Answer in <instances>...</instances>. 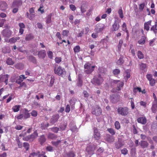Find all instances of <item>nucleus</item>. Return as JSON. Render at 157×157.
<instances>
[{
  "mask_svg": "<svg viewBox=\"0 0 157 157\" xmlns=\"http://www.w3.org/2000/svg\"><path fill=\"white\" fill-rule=\"evenodd\" d=\"M104 81V79L101 75L99 74L98 76H94L91 81V82L93 84L97 85H101Z\"/></svg>",
  "mask_w": 157,
  "mask_h": 157,
  "instance_id": "nucleus-1",
  "label": "nucleus"
},
{
  "mask_svg": "<svg viewBox=\"0 0 157 157\" xmlns=\"http://www.w3.org/2000/svg\"><path fill=\"white\" fill-rule=\"evenodd\" d=\"M128 108L127 107H119L117 109L118 113L124 116H126L128 114Z\"/></svg>",
  "mask_w": 157,
  "mask_h": 157,
  "instance_id": "nucleus-2",
  "label": "nucleus"
},
{
  "mask_svg": "<svg viewBox=\"0 0 157 157\" xmlns=\"http://www.w3.org/2000/svg\"><path fill=\"white\" fill-rule=\"evenodd\" d=\"M95 67V66H91L90 64L87 63L84 65V67L85 69L84 71L87 74H90L94 71Z\"/></svg>",
  "mask_w": 157,
  "mask_h": 157,
  "instance_id": "nucleus-3",
  "label": "nucleus"
},
{
  "mask_svg": "<svg viewBox=\"0 0 157 157\" xmlns=\"http://www.w3.org/2000/svg\"><path fill=\"white\" fill-rule=\"evenodd\" d=\"M102 110L101 108L98 105L95 106L92 111V113L96 116H99L101 115Z\"/></svg>",
  "mask_w": 157,
  "mask_h": 157,
  "instance_id": "nucleus-4",
  "label": "nucleus"
},
{
  "mask_svg": "<svg viewBox=\"0 0 157 157\" xmlns=\"http://www.w3.org/2000/svg\"><path fill=\"white\" fill-rule=\"evenodd\" d=\"M33 54L34 55H38V57L40 59H44L46 56V52L45 50H41L38 52L37 54V51L36 50V52L33 51L32 52Z\"/></svg>",
  "mask_w": 157,
  "mask_h": 157,
  "instance_id": "nucleus-5",
  "label": "nucleus"
},
{
  "mask_svg": "<svg viewBox=\"0 0 157 157\" xmlns=\"http://www.w3.org/2000/svg\"><path fill=\"white\" fill-rule=\"evenodd\" d=\"M105 28V26L104 24L99 23L96 25L94 31L97 33H98L101 32Z\"/></svg>",
  "mask_w": 157,
  "mask_h": 157,
  "instance_id": "nucleus-6",
  "label": "nucleus"
},
{
  "mask_svg": "<svg viewBox=\"0 0 157 157\" xmlns=\"http://www.w3.org/2000/svg\"><path fill=\"white\" fill-rule=\"evenodd\" d=\"M54 73L59 76L62 75L63 71L60 66H58V65H55L54 68Z\"/></svg>",
  "mask_w": 157,
  "mask_h": 157,
  "instance_id": "nucleus-7",
  "label": "nucleus"
},
{
  "mask_svg": "<svg viewBox=\"0 0 157 157\" xmlns=\"http://www.w3.org/2000/svg\"><path fill=\"white\" fill-rule=\"evenodd\" d=\"M9 77V75L7 74L1 75L0 76V83L4 82L6 85H7L8 82V79Z\"/></svg>",
  "mask_w": 157,
  "mask_h": 157,
  "instance_id": "nucleus-8",
  "label": "nucleus"
},
{
  "mask_svg": "<svg viewBox=\"0 0 157 157\" xmlns=\"http://www.w3.org/2000/svg\"><path fill=\"white\" fill-rule=\"evenodd\" d=\"M94 131L93 136L94 138L96 140H99L101 138V134L100 132L98 131V129L96 128H94Z\"/></svg>",
  "mask_w": 157,
  "mask_h": 157,
  "instance_id": "nucleus-9",
  "label": "nucleus"
},
{
  "mask_svg": "<svg viewBox=\"0 0 157 157\" xmlns=\"http://www.w3.org/2000/svg\"><path fill=\"white\" fill-rule=\"evenodd\" d=\"M21 111L23 113L22 114H23L24 119H26L30 117V114L29 113V111L26 108L22 109L21 110Z\"/></svg>",
  "mask_w": 157,
  "mask_h": 157,
  "instance_id": "nucleus-10",
  "label": "nucleus"
},
{
  "mask_svg": "<svg viewBox=\"0 0 157 157\" xmlns=\"http://www.w3.org/2000/svg\"><path fill=\"white\" fill-rule=\"evenodd\" d=\"M22 4V1L21 0H14L13 1L12 6L11 8L14 7H18Z\"/></svg>",
  "mask_w": 157,
  "mask_h": 157,
  "instance_id": "nucleus-11",
  "label": "nucleus"
},
{
  "mask_svg": "<svg viewBox=\"0 0 157 157\" xmlns=\"http://www.w3.org/2000/svg\"><path fill=\"white\" fill-rule=\"evenodd\" d=\"M96 146L95 145H93L91 146H89L86 147V150L88 152V154H93L94 151L95 149Z\"/></svg>",
  "mask_w": 157,
  "mask_h": 157,
  "instance_id": "nucleus-12",
  "label": "nucleus"
},
{
  "mask_svg": "<svg viewBox=\"0 0 157 157\" xmlns=\"http://www.w3.org/2000/svg\"><path fill=\"white\" fill-rule=\"evenodd\" d=\"M105 140L109 143L113 142L114 141V138L112 136L110 135V134H106L105 136Z\"/></svg>",
  "mask_w": 157,
  "mask_h": 157,
  "instance_id": "nucleus-13",
  "label": "nucleus"
},
{
  "mask_svg": "<svg viewBox=\"0 0 157 157\" xmlns=\"http://www.w3.org/2000/svg\"><path fill=\"white\" fill-rule=\"evenodd\" d=\"M59 117V115L56 114L53 115L50 120V123L54 124L57 122Z\"/></svg>",
  "mask_w": 157,
  "mask_h": 157,
  "instance_id": "nucleus-14",
  "label": "nucleus"
},
{
  "mask_svg": "<svg viewBox=\"0 0 157 157\" xmlns=\"http://www.w3.org/2000/svg\"><path fill=\"white\" fill-rule=\"evenodd\" d=\"M7 8V5L5 2H0V9L2 11L6 10Z\"/></svg>",
  "mask_w": 157,
  "mask_h": 157,
  "instance_id": "nucleus-15",
  "label": "nucleus"
},
{
  "mask_svg": "<svg viewBox=\"0 0 157 157\" xmlns=\"http://www.w3.org/2000/svg\"><path fill=\"white\" fill-rule=\"evenodd\" d=\"M147 119L145 117H140L137 119V121L138 123L143 124H145L147 122Z\"/></svg>",
  "mask_w": 157,
  "mask_h": 157,
  "instance_id": "nucleus-16",
  "label": "nucleus"
},
{
  "mask_svg": "<svg viewBox=\"0 0 157 157\" xmlns=\"http://www.w3.org/2000/svg\"><path fill=\"white\" fill-rule=\"evenodd\" d=\"M151 21L150 20L144 23V30L148 31L149 30V26L151 25Z\"/></svg>",
  "mask_w": 157,
  "mask_h": 157,
  "instance_id": "nucleus-17",
  "label": "nucleus"
},
{
  "mask_svg": "<svg viewBox=\"0 0 157 157\" xmlns=\"http://www.w3.org/2000/svg\"><path fill=\"white\" fill-rule=\"evenodd\" d=\"M2 34L4 36L9 38L11 35V33L10 30H4L2 32Z\"/></svg>",
  "mask_w": 157,
  "mask_h": 157,
  "instance_id": "nucleus-18",
  "label": "nucleus"
},
{
  "mask_svg": "<svg viewBox=\"0 0 157 157\" xmlns=\"http://www.w3.org/2000/svg\"><path fill=\"white\" fill-rule=\"evenodd\" d=\"M151 110L153 113H155L157 112V102H153L151 107Z\"/></svg>",
  "mask_w": 157,
  "mask_h": 157,
  "instance_id": "nucleus-19",
  "label": "nucleus"
},
{
  "mask_svg": "<svg viewBox=\"0 0 157 157\" xmlns=\"http://www.w3.org/2000/svg\"><path fill=\"white\" fill-rule=\"evenodd\" d=\"M140 144V146L143 148L147 147L149 145L148 143L145 140L141 141Z\"/></svg>",
  "mask_w": 157,
  "mask_h": 157,
  "instance_id": "nucleus-20",
  "label": "nucleus"
},
{
  "mask_svg": "<svg viewBox=\"0 0 157 157\" xmlns=\"http://www.w3.org/2000/svg\"><path fill=\"white\" fill-rule=\"evenodd\" d=\"M119 24L117 23L116 21H115L112 25V30L114 31H116L119 29Z\"/></svg>",
  "mask_w": 157,
  "mask_h": 157,
  "instance_id": "nucleus-21",
  "label": "nucleus"
},
{
  "mask_svg": "<svg viewBox=\"0 0 157 157\" xmlns=\"http://www.w3.org/2000/svg\"><path fill=\"white\" fill-rule=\"evenodd\" d=\"M57 138V136L54 134L49 132L48 134V138L49 139L55 140Z\"/></svg>",
  "mask_w": 157,
  "mask_h": 157,
  "instance_id": "nucleus-22",
  "label": "nucleus"
},
{
  "mask_svg": "<svg viewBox=\"0 0 157 157\" xmlns=\"http://www.w3.org/2000/svg\"><path fill=\"white\" fill-rule=\"evenodd\" d=\"M27 77H25L24 75H21L19 76V78L16 80V82L17 83H20L22 82L24 79H25Z\"/></svg>",
  "mask_w": 157,
  "mask_h": 157,
  "instance_id": "nucleus-23",
  "label": "nucleus"
},
{
  "mask_svg": "<svg viewBox=\"0 0 157 157\" xmlns=\"http://www.w3.org/2000/svg\"><path fill=\"white\" fill-rule=\"evenodd\" d=\"M24 65L21 63H17L15 64V67L16 68L20 70H22L24 68Z\"/></svg>",
  "mask_w": 157,
  "mask_h": 157,
  "instance_id": "nucleus-24",
  "label": "nucleus"
},
{
  "mask_svg": "<svg viewBox=\"0 0 157 157\" xmlns=\"http://www.w3.org/2000/svg\"><path fill=\"white\" fill-rule=\"evenodd\" d=\"M122 30L124 31H125L127 34V36H129V32L127 28V26L126 23L124 22L122 25Z\"/></svg>",
  "mask_w": 157,
  "mask_h": 157,
  "instance_id": "nucleus-25",
  "label": "nucleus"
},
{
  "mask_svg": "<svg viewBox=\"0 0 157 157\" xmlns=\"http://www.w3.org/2000/svg\"><path fill=\"white\" fill-rule=\"evenodd\" d=\"M46 139L44 135H42L40 136L39 139V142L41 144H42L45 142Z\"/></svg>",
  "mask_w": 157,
  "mask_h": 157,
  "instance_id": "nucleus-26",
  "label": "nucleus"
},
{
  "mask_svg": "<svg viewBox=\"0 0 157 157\" xmlns=\"http://www.w3.org/2000/svg\"><path fill=\"white\" fill-rule=\"evenodd\" d=\"M34 38V36L33 34L31 33L26 35L25 40L26 41L30 40Z\"/></svg>",
  "mask_w": 157,
  "mask_h": 157,
  "instance_id": "nucleus-27",
  "label": "nucleus"
},
{
  "mask_svg": "<svg viewBox=\"0 0 157 157\" xmlns=\"http://www.w3.org/2000/svg\"><path fill=\"white\" fill-rule=\"evenodd\" d=\"M151 30L153 31L155 34L157 33V22L152 26L151 28Z\"/></svg>",
  "mask_w": 157,
  "mask_h": 157,
  "instance_id": "nucleus-28",
  "label": "nucleus"
},
{
  "mask_svg": "<svg viewBox=\"0 0 157 157\" xmlns=\"http://www.w3.org/2000/svg\"><path fill=\"white\" fill-rule=\"evenodd\" d=\"M146 38L145 36H143L138 41V43L140 44H144L145 42Z\"/></svg>",
  "mask_w": 157,
  "mask_h": 157,
  "instance_id": "nucleus-29",
  "label": "nucleus"
},
{
  "mask_svg": "<svg viewBox=\"0 0 157 157\" xmlns=\"http://www.w3.org/2000/svg\"><path fill=\"white\" fill-rule=\"evenodd\" d=\"M21 107V105H15L13 106L12 109L14 112H18Z\"/></svg>",
  "mask_w": 157,
  "mask_h": 157,
  "instance_id": "nucleus-30",
  "label": "nucleus"
},
{
  "mask_svg": "<svg viewBox=\"0 0 157 157\" xmlns=\"http://www.w3.org/2000/svg\"><path fill=\"white\" fill-rule=\"evenodd\" d=\"M52 14L50 13L46 17V23L47 24H49L52 22L51 17Z\"/></svg>",
  "mask_w": 157,
  "mask_h": 157,
  "instance_id": "nucleus-31",
  "label": "nucleus"
},
{
  "mask_svg": "<svg viewBox=\"0 0 157 157\" xmlns=\"http://www.w3.org/2000/svg\"><path fill=\"white\" fill-rule=\"evenodd\" d=\"M49 126L48 123L45 124L44 122H42L41 124L40 128L42 130H44Z\"/></svg>",
  "mask_w": 157,
  "mask_h": 157,
  "instance_id": "nucleus-32",
  "label": "nucleus"
},
{
  "mask_svg": "<svg viewBox=\"0 0 157 157\" xmlns=\"http://www.w3.org/2000/svg\"><path fill=\"white\" fill-rule=\"evenodd\" d=\"M124 83L122 82H120L117 85V90L119 91L121 90V88H122L124 86Z\"/></svg>",
  "mask_w": 157,
  "mask_h": 157,
  "instance_id": "nucleus-33",
  "label": "nucleus"
},
{
  "mask_svg": "<svg viewBox=\"0 0 157 157\" xmlns=\"http://www.w3.org/2000/svg\"><path fill=\"white\" fill-rule=\"evenodd\" d=\"M29 60L34 63H36V61L35 58L32 56H30L29 57Z\"/></svg>",
  "mask_w": 157,
  "mask_h": 157,
  "instance_id": "nucleus-34",
  "label": "nucleus"
},
{
  "mask_svg": "<svg viewBox=\"0 0 157 157\" xmlns=\"http://www.w3.org/2000/svg\"><path fill=\"white\" fill-rule=\"evenodd\" d=\"M80 47L79 45H76L73 48L75 53H76L79 52L80 51Z\"/></svg>",
  "mask_w": 157,
  "mask_h": 157,
  "instance_id": "nucleus-35",
  "label": "nucleus"
},
{
  "mask_svg": "<svg viewBox=\"0 0 157 157\" xmlns=\"http://www.w3.org/2000/svg\"><path fill=\"white\" fill-rule=\"evenodd\" d=\"M78 81L77 85L78 86L81 87L82 85L83 81L79 77H78Z\"/></svg>",
  "mask_w": 157,
  "mask_h": 157,
  "instance_id": "nucleus-36",
  "label": "nucleus"
},
{
  "mask_svg": "<svg viewBox=\"0 0 157 157\" xmlns=\"http://www.w3.org/2000/svg\"><path fill=\"white\" fill-rule=\"evenodd\" d=\"M34 137H35L34 136H33V134H32L31 135H29L25 137L24 138V140H25L28 141L31 139H34L35 138H36Z\"/></svg>",
  "mask_w": 157,
  "mask_h": 157,
  "instance_id": "nucleus-37",
  "label": "nucleus"
},
{
  "mask_svg": "<svg viewBox=\"0 0 157 157\" xmlns=\"http://www.w3.org/2000/svg\"><path fill=\"white\" fill-rule=\"evenodd\" d=\"M107 130L112 136H113L115 134L116 132L114 129L113 128H108Z\"/></svg>",
  "mask_w": 157,
  "mask_h": 157,
  "instance_id": "nucleus-38",
  "label": "nucleus"
},
{
  "mask_svg": "<svg viewBox=\"0 0 157 157\" xmlns=\"http://www.w3.org/2000/svg\"><path fill=\"white\" fill-rule=\"evenodd\" d=\"M6 63L7 64L9 65H12L14 63V61H13L10 58H8L7 59Z\"/></svg>",
  "mask_w": 157,
  "mask_h": 157,
  "instance_id": "nucleus-39",
  "label": "nucleus"
},
{
  "mask_svg": "<svg viewBox=\"0 0 157 157\" xmlns=\"http://www.w3.org/2000/svg\"><path fill=\"white\" fill-rule=\"evenodd\" d=\"M120 73V71L119 69H115L113 71V74L115 76L119 75Z\"/></svg>",
  "mask_w": 157,
  "mask_h": 157,
  "instance_id": "nucleus-40",
  "label": "nucleus"
},
{
  "mask_svg": "<svg viewBox=\"0 0 157 157\" xmlns=\"http://www.w3.org/2000/svg\"><path fill=\"white\" fill-rule=\"evenodd\" d=\"M69 33V31L68 30H63L62 31V34L63 36H68Z\"/></svg>",
  "mask_w": 157,
  "mask_h": 157,
  "instance_id": "nucleus-41",
  "label": "nucleus"
},
{
  "mask_svg": "<svg viewBox=\"0 0 157 157\" xmlns=\"http://www.w3.org/2000/svg\"><path fill=\"white\" fill-rule=\"evenodd\" d=\"M137 56L138 58L140 59H142L144 58V55L140 51H139L138 52Z\"/></svg>",
  "mask_w": 157,
  "mask_h": 157,
  "instance_id": "nucleus-42",
  "label": "nucleus"
},
{
  "mask_svg": "<svg viewBox=\"0 0 157 157\" xmlns=\"http://www.w3.org/2000/svg\"><path fill=\"white\" fill-rule=\"evenodd\" d=\"M68 157H74L75 156V153L72 151H70L66 154Z\"/></svg>",
  "mask_w": 157,
  "mask_h": 157,
  "instance_id": "nucleus-43",
  "label": "nucleus"
},
{
  "mask_svg": "<svg viewBox=\"0 0 157 157\" xmlns=\"http://www.w3.org/2000/svg\"><path fill=\"white\" fill-rule=\"evenodd\" d=\"M50 129L53 132L57 133L59 130V128L57 127H53L50 128Z\"/></svg>",
  "mask_w": 157,
  "mask_h": 157,
  "instance_id": "nucleus-44",
  "label": "nucleus"
},
{
  "mask_svg": "<svg viewBox=\"0 0 157 157\" xmlns=\"http://www.w3.org/2000/svg\"><path fill=\"white\" fill-rule=\"evenodd\" d=\"M145 6V3L144 2L140 4L139 6V8L140 11H142Z\"/></svg>",
  "mask_w": 157,
  "mask_h": 157,
  "instance_id": "nucleus-45",
  "label": "nucleus"
},
{
  "mask_svg": "<svg viewBox=\"0 0 157 157\" xmlns=\"http://www.w3.org/2000/svg\"><path fill=\"white\" fill-rule=\"evenodd\" d=\"M61 142V140H59L56 141H52L51 142V143L53 145L57 147L58 145Z\"/></svg>",
  "mask_w": 157,
  "mask_h": 157,
  "instance_id": "nucleus-46",
  "label": "nucleus"
},
{
  "mask_svg": "<svg viewBox=\"0 0 157 157\" xmlns=\"http://www.w3.org/2000/svg\"><path fill=\"white\" fill-rule=\"evenodd\" d=\"M149 84L150 86H155V80L154 78H152L149 81Z\"/></svg>",
  "mask_w": 157,
  "mask_h": 157,
  "instance_id": "nucleus-47",
  "label": "nucleus"
},
{
  "mask_svg": "<svg viewBox=\"0 0 157 157\" xmlns=\"http://www.w3.org/2000/svg\"><path fill=\"white\" fill-rule=\"evenodd\" d=\"M115 128L118 130L121 128V126L120 123L118 121H116L114 124Z\"/></svg>",
  "mask_w": 157,
  "mask_h": 157,
  "instance_id": "nucleus-48",
  "label": "nucleus"
},
{
  "mask_svg": "<svg viewBox=\"0 0 157 157\" xmlns=\"http://www.w3.org/2000/svg\"><path fill=\"white\" fill-rule=\"evenodd\" d=\"M76 101L77 99L76 98H73L69 101V102L70 105L73 104V105H75Z\"/></svg>",
  "mask_w": 157,
  "mask_h": 157,
  "instance_id": "nucleus-49",
  "label": "nucleus"
},
{
  "mask_svg": "<svg viewBox=\"0 0 157 157\" xmlns=\"http://www.w3.org/2000/svg\"><path fill=\"white\" fill-rule=\"evenodd\" d=\"M118 13L120 17L121 18H122L124 16L123 15V10L121 8L118 11Z\"/></svg>",
  "mask_w": 157,
  "mask_h": 157,
  "instance_id": "nucleus-50",
  "label": "nucleus"
},
{
  "mask_svg": "<svg viewBox=\"0 0 157 157\" xmlns=\"http://www.w3.org/2000/svg\"><path fill=\"white\" fill-rule=\"evenodd\" d=\"M123 43V40H120L119 44L118 45V48L119 51L121 50L122 44Z\"/></svg>",
  "mask_w": 157,
  "mask_h": 157,
  "instance_id": "nucleus-51",
  "label": "nucleus"
},
{
  "mask_svg": "<svg viewBox=\"0 0 157 157\" xmlns=\"http://www.w3.org/2000/svg\"><path fill=\"white\" fill-rule=\"evenodd\" d=\"M146 64L144 63H141L140 66V69L142 70H144L146 67Z\"/></svg>",
  "mask_w": 157,
  "mask_h": 157,
  "instance_id": "nucleus-52",
  "label": "nucleus"
},
{
  "mask_svg": "<svg viewBox=\"0 0 157 157\" xmlns=\"http://www.w3.org/2000/svg\"><path fill=\"white\" fill-rule=\"evenodd\" d=\"M67 127V124L64 123V124H62L61 126L60 127V129L61 131L64 130Z\"/></svg>",
  "mask_w": 157,
  "mask_h": 157,
  "instance_id": "nucleus-53",
  "label": "nucleus"
},
{
  "mask_svg": "<svg viewBox=\"0 0 157 157\" xmlns=\"http://www.w3.org/2000/svg\"><path fill=\"white\" fill-rule=\"evenodd\" d=\"M121 152L124 155H126L128 153V151L126 148H124L123 149L121 150Z\"/></svg>",
  "mask_w": 157,
  "mask_h": 157,
  "instance_id": "nucleus-54",
  "label": "nucleus"
},
{
  "mask_svg": "<svg viewBox=\"0 0 157 157\" xmlns=\"http://www.w3.org/2000/svg\"><path fill=\"white\" fill-rule=\"evenodd\" d=\"M16 117L17 119L18 120H21L23 118L24 119V116H23V114H20L18 115Z\"/></svg>",
  "mask_w": 157,
  "mask_h": 157,
  "instance_id": "nucleus-55",
  "label": "nucleus"
},
{
  "mask_svg": "<svg viewBox=\"0 0 157 157\" xmlns=\"http://www.w3.org/2000/svg\"><path fill=\"white\" fill-rule=\"evenodd\" d=\"M62 58L60 57H56L55 58V60L56 62L57 63H59L61 61Z\"/></svg>",
  "mask_w": 157,
  "mask_h": 157,
  "instance_id": "nucleus-56",
  "label": "nucleus"
},
{
  "mask_svg": "<svg viewBox=\"0 0 157 157\" xmlns=\"http://www.w3.org/2000/svg\"><path fill=\"white\" fill-rule=\"evenodd\" d=\"M31 115L34 117H36L37 115V112L36 111L33 110L31 113Z\"/></svg>",
  "mask_w": 157,
  "mask_h": 157,
  "instance_id": "nucleus-57",
  "label": "nucleus"
},
{
  "mask_svg": "<svg viewBox=\"0 0 157 157\" xmlns=\"http://www.w3.org/2000/svg\"><path fill=\"white\" fill-rule=\"evenodd\" d=\"M23 146L25 148L26 151L29 150V144L28 143L26 142L24 143H23Z\"/></svg>",
  "mask_w": 157,
  "mask_h": 157,
  "instance_id": "nucleus-58",
  "label": "nucleus"
},
{
  "mask_svg": "<svg viewBox=\"0 0 157 157\" xmlns=\"http://www.w3.org/2000/svg\"><path fill=\"white\" fill-rule=\"evenodd\" d=\"M47 54L49 58L51 59L52 58L53 54L52 52V51H49L48 52H47Z\"/></svg>",
  "mask_w": 157,
  "mask_h": 157,
  "instance_id": "nucleus-59",
  "label": "nucleus"
},
{
  "mask_svg": "<svg viewBox=\"0 0 157 157\" xmlns=\"http://www.w3.org/2000/svg\"><path fill=\"white\" fill-rule=\"evenodd\" d=\"M130 99H131V107L132 109H134L135 108V105L134 103V100L132 98H130Z\"/></svg>",
  "mask_w": 157,
  "mask_h": 157,
  "instance_id": "nucleus-60",
  "label": "nucleus"
},
{
  "mask_svg": "<svg viewBox=\"0 0 157 157\" xmlns=\"http://www.w3.org/2000/svg\"><path fill=\"white\" fill-rule=\"evenodd\" d=\"M140 105L143 106L144 108L146 107L147 103L143 101H141L140 102Z\"/></svg>",
  "mask_w": 157,
  "mask_h": 157,
  "instance_id": "nucleus-61",
  "label": "nucleus"
},
{
  "mask_svg": "<svg viewBox=\"0 0 157 157\" xmlns=\"http://www.w3.org/2000/svg\"><path fill=\"white\" fill-rule=\"evenodd\" d=\"M23 126H21L20 125H17L15 127V129L17 130H21L23 128Z\"/></svg>",
  "mask_w": 157,
  "mask_h": 157,
  "instance_id": "nucleus-62",
  "label": "nucleus"
},
{
  "mask_svg": "<svg viewBox=\"0 0 157 157\" xmlns=\"http://www.w3.org/2000/svg\"><path fill=\"white\" fill-rule=\"evenodd\" d=\"M146 77L147 80L149 81L151 79H152V75L151 74H147L146 75Z\"/></svg>",
  "mask_w": 157,
  "mask_h": 157,
  "instance_id": "nucleus-63",
  "label": "nucleus"
},
{
  "mask_svg": "<svg viewBox=\"0 0 157 157\" xmlns=\"http://www.w3.org/2000/svg\"><path fill=\"white\" fill-rule=\"evenodd\" d=\"M46 150L49 151H53V148L51 146H47L46 148Z\"/></svg>",
  "mask_w": 157,
  "mask_h": 157,
  "instance_id": "nucleus-64",
  "label": "nucleus"
}]
</instances>
